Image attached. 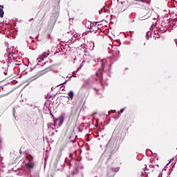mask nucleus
I'll return each mask as SVG.
<instances>
[{
	"label": "nucleus",
	"instance_id": "obj_21",
	"mask_svg": "<svg viewBox=\"0 0 177 177\" xmlns=\"http://www.w3.org/2000/svg\"><path fill=\"white\" fill-rule=\"evenodd\" d=\"M150 17V15L147 16L146 19H149Z\"/></svg>",
	"mask_w": 177,
	"mask_h": 177
},
{
	"label": "nucleus",
	"instance_id": "obj_10",
	"mask_svg": "<svg viewBox=\"0 0 177 177\" xmlns=\"http://www.w3.org/2000/svg\"><path fill=\"white\" fill-rule=\"evenodd\" d=\"M3 6H0V17H3Z\"/></svg>",
	"mask_w": 177,
	"mask_h": 177
},
{
	"label": "nucleus",
	"instance_id": "obj_24",
	"mask_svg": "<svg viewBox=\"0 0 177 177\" xmlns=\"http://www.w3.org/2000/svg\"><path fill=\"white\" fill-rule=\"evenodd\" d=\"M121 124H122V125H124V122H122Z\"/></svg>",
	"mask_w": 177,
	"mask_h": 177
},
{
	"label": "nucleus",
	"instance_id": "obj_4",
	"mask_svg": "<svg viewBox=\"0 0 177 177\" xmlns=\"http://www.w3.org/2000/svg\"><path fill=\"white\" fill-rule=\"evenodd\" d=\"M65 118H66V113H62L59 116L58 118L56 119V120H58V121H59V127H62V125H63Z\"/></svg>",
	"mask_w": 177,
	"mask_h": 177
},
{
	"label": "nucleus",
	"instance_id": "obj_17",
	"mask_svg": "<svg viewBox=\"0 0 177 177\" xmlns=\"http://www.w3.org/2000/svg\"><path fill=\"white\" fill-rule=\"evenodd\" d=\"M84 53H88V50L85 47H84Z\"/></svg>",
	"mask_w": 177,
	"mask_h": 177
},
{
	"label": "nucleus",
	"instance_id": "obj_2",
	"mask_svg": "<svg viewBox=\"0 0 177 177\" xmlns=\"http://www.w3.org/2000/svg\"><path fill=\"white\" fill-rule=\"evenodd\" d=\"M49 71H52L51 67H47L41 71H39L37 73V74L35 75V78H39V77H42V75H45L47 73H49Z\"/></svg>",
	"mask_w": 177,
	"mask_h": 177
},
{
	"label": "nucleus",
	"instance_id": "obj_3",
	"mask_svg": "<svg viewBox=\"0 0 177 177\" xmlns=\"http://www.w3.org/2000/svg\"><path fill=\"white\" fill-rule=\"evenodd\" d=\"M50 51L49 50L45 51L42 55H41L38 58V62L41 63L42 61H44L46 57H48V55H50Z\"/></svg>",
	"mask_w": 177,
	"mask_h": 177
},
{
	"label": "nucleus",
	"instance_id": "obj_16",
	"mask_svg": "<svg viewBox=\"0 0 177 177\" xmlns=\"http://www.w3.org/2000/svg\"><path fill=\"white\" fill-rule=\"evenodd\" d=\"M124 109H122L120 112L118 113V114H122V113H124Z\"/></svg>",
	"mask_w": 177,
	"mask_h": 177
},
{
	"label": "nucleus",
	"instance_id": "obj_15",
	"mask_svg": "<svg viewBox=\"0 0 177 177\" xmlns=\"http://www.w3.org/2000/svg\"><path fill=\"white\" fill-rule=\"evenodd\" d=\"M0 149H2V138H0Z\"/></svg>",
	"mask_w": 177,
	"mask_h": 177
},
{
	"label": "nucleus",
	"instance_id": "obj_12",
	"mask_svg": "<svg viewBox=\"0 0 177 177\" xmlns=\"http://www.w3.org/2000/svg\"><path fill=\"white\" fill-rule=\"evenodd\" d=\"M84 66H86V61H83V62L81 63V64H80V68L84 67Z\"/></svg>",
	"mask_w": 177,
	"mask_h": 177
},
{
	"label": "nucleus",
	"instance_id": "obj_9",
	"mask_svg": "<svg viewBox=\"0 0 177 177\" xmlns=\"http://www.w3.org/2000/svg\"><path fill=\"white\" fill-rule=\"evenodd\" d=\"M26 160H28L29 161V162H34L32 161V160H34V158L32 157V156L28 154L26 156Z\"/></svg>",
	"mask_w": 177,
	"mask_h": 177
},
{
	"label": "nucleus",
	"instance_id": "obj_6",
	"mask_svg": "<svg viewBox=\"0 0 177 177\" xmlns=\"http://www.w3.org/2000/svg\"><path fill=\"white\" fill-rule=\"evenodd\" d=\"M115 173L113 171V169H109L107 171V176L108 177H114Z\"/></svg>",
	"mask_w": 177,
	"mask_h": 177
},
{
	"label": "nucleus",
	"instance_id": "obj_8",
	"mask_svg": "<svg viewBox=\"0 0 177 177\" xmlns=\"http://www.w3.org/2000/svg\"><path fill=\"white\" fill-rule=\"evenodd\" d=\"M26 167L28 169H32V168H34V162H28Z\"/></svg>",
	"mask_w": 177,
	"mask_h": 177
},
{
	"label": "nucleus",
	"instance_id": "obj_18",
	"mask_svg": "<svg viewBox=\"0 0 177 177\" xmlns=\"http://www.w3.org/2000/svg\"><path fill=\"white\" fill-rule=\"evenodd\" d=\"M53 72H54V73H59V71H57V70H54Z\"/></svg>",
	"mask_w": 177,
	"mask_h": 177
},
{
	"label": "nucleus",
	"instance_id": "obj_5",
	"mask_svg": "<svg viewBox=\"0 0 177 177\" xmlns=\"http://www.w3.org/2000/svg\"><path fill=\"white\" fill-rule=\"evenodd\" d=\"M104 70V67L102 66V68H99L96 73L97 77H100L101 82H102V80H103V71Z\"/></svg>",
	"mask_w": 177,
	"mask_h": 177
},
{
	"label": "nucleus",
	"instance_id": "obj_14",
	"mask_svg": "<svg viewBox=\"0 0 177 177\" xmlns=\"http://www.w3.org/2000/svg\"><path fill=\"white\" fill-rule=\"evenodd\" d=\"M57 121H59V119H54V127H56Z\"/></svg>",
	"mask_w": 177,
	"mask_h": 177
},
{
	"label": "nucleus",
	"instance_id": "obj_20",
	"mask_svg": "<svg viewBox=\"0 0 177 177\" xmlns=\"http://www.w3.org/2000/svg\"><path fill=\"white\" fill-rule=\"evenodd\" d=\"M94 89H95V91L96 92H98V91H99L98 89H96V88H94Z\"/></svg>",
	"mask_w": 177,
	"mask_h": 177
},
{
	"label": "nucleus",
	"instance_id": "obj_19",
	"mask_svg": "<svg viewBox=\"0 0 177 177\" xmlns=\"http://www.w3.org/2000/svg\"><path fill=\"white\" fill-rule=\"evenodd\" d=\"M50 115H52V117L53 118V120H55V115H53V114L50 113Z\"/></svg>",
	"mask_w": 177,
	"mask_h": 177
},
{
	"label": "nucleus",
	"instance_id": "obj_7",
	"mask_svg": "<svg viewBox=\"0 0 177 177\" xmlns=\"http://www.w3.org/2000/svg\"><path fill=\"white\" fill-rule=\"evenodd\" d=\"M73 98H74V92L69 91L68 93V99L73 100Z\"/></svg>",
	"mask_w": 177,
	"mask_h": 177
},
{
	"label": "nucleus",
	"instance_id": "obj_11",
	"mask_svg": "<svg viewBox=\"0 0 177 177\" xmlns=\"http://www.w3.org/2000/svg\"><path fill=\"white\" fill-rule=\"evenodd\" d=\"M140 1L147 3V5H150V0H140Z\"/></svg>",
	"mask_w": 177,
	"mask_h": 177
},
{
	"label": "nucleus",
	"instance_id": "obj_22",
	"mask_svg": "<svg viewBox=\"0 0 177 177\" xmlns=\"http://www.w3.org/2000/svg\"><path fill=\"white\" fill-rule=\"evenodd\" d=\"M1 91H2V87H0V92H1Z\"/></svg>",
	"mask_w": 177,
	"mask_h": 177
},
{
	"label": "nucleus",
	"instance_id": "obj_1",
	"mask_svg": "<svg viewBox=\"0 0 177 177\" xmlns=\"http://www.w3.org/2000/svg\"><path fill=\"white\" fill-rule=\"evenodd\" d=\"M1 89H3V91H4L5 93L0 95V99H1V97L8 96V95H9V93H12V92H13V88L10 86L6 85L3 87H1Z\"/></svg>",
	"mask_w": 177,
	"mask_h": 177
},
{
	"label": "nucleus",
	"instance_id": "obj_13",
	"mask_svg": "<svg viewBox=\"0 0 177 177\" xmlns=\"http://www.w3.org/2000/svg\"><path fill=\"white\" fill-rule=\"evenodd\" d=\"M14 63L16 64V66H20V64H21V62L19 60L14 61Z\"/></svg>",
	"mask_w": 177,
	"mask_h": 177
},
{
	"label": "nucleus",
	"instance_id": "obj_23",
	"mask_svg": "<svg viewBox=\"0 0 177 177\" xmlns=\"http://www.w3.org/2000/svg\"><path fill=\"white\" fill-rule=\"evenodd\" d=\"M117 127H121V124H119V125H118Z\"/></svg>",
	"mask_w": 177,
	"mask_h": 177
}]
</instances>
